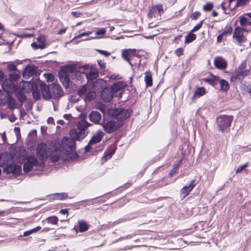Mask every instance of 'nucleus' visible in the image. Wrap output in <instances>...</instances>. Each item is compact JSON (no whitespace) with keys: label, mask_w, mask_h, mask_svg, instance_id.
Wrapping results in <instances>:
<instances>
[{"label":"nucleus","mask_w":251,"mask_h":251,"mask_svg":"<svg viewBox=\"0 0 251 251\" xmlns=\"http://www.w3.org/2000/svg\"><path fill=\"white\" fill-rule=\"evenodd\" d=\"M232 32V27L230 26L227 28H226L224 31L222 32V34H223V35H225L226 34H229V35H230L231 34Z\"/></svg>","instance_id":"47"},{"label":"nucleus","mask_w":251,"mask_h":251,"mask_svg":"<svg viewBox=\"0 0 251 251\" xmlns=\"http://www.w3.org/2000/svg\"><path fill=\"white\" fill-rule=\"evenodd\" d=\"M200 14L199 12L195 11L191 14V18L193 20H197Z\"/></svg>","instance_id":"49"},{"label":"nucleus","mask_w":251,"mask_h":251,"mask_svg":"<svg viewBox=\"0 0 251 251\" xmlns=\"http://www.w3.org/2000/svg\"><path fill=\"white\" fill-rule=\"evenodd\" d=\"M214 65L218 69H224L226 67V62L222 57H218L214 59Z\"/></svg>","instance_id":"20"},{"label":"nucleus","mask_w":251,"mask_h":251,"mask_svg":"<svg viewBox=\"0 0 251 251\" xmlns=\"http://www.w3.org/2000/svg\"><path fill=\"white\" fill-rule=\"evenodd\" d=\"M220 85V90L224 92H226L229 88L228 82L225 79H220L219 78V82Z\"/></svg>","instance_id":"29"},{"label":"nucleus","mask_w":251,"mask_h":251,"mask_svg":"<svg viewBox=\"0 0 251 251\" xmlns=\"http://www.w3.org/2000/svg\"><path fill=\"white\" fill-rule=\"evenodd\" d=\"M68 198V194L66 193H56L53 195V199L58 200H63Z\"/></svg>","instance_id":"35"},{"label":"nucleus","mask_w":251,"mask_h":251,"mask_svg":"<svg viewBox=\"0 0 251 251\" xmlns=\"http://www.w3.org/2000/svg\"><path fill=\"white\" fill-rule=\"evenodd\" d=\"M84 74L88 81L93 80L99 76V74L97 71L91 70L89 73Z\"/></svg>","instance_id":"28"},{"label":"nucleus","mask_w":251,"mask_h":251,"mask_svg":"<svg viewBox=\"0 0 251 251\" xmlns=\"http://www.w3.org/2000/svg\"><path fill=\"white\" fill-rule=\"evenodd\" d=\"M124 87V83L122 81H118L112 85L110 90L114 95L116 93L121 91Z\"/></svg>","instance_id":"23"},{"label":"nucleus","mask_w":251,"mask_h":251,"mask_svg":"<svg viewBox=\"0 0 251 251\" xmlns=\"http://www.w3.org/2000/svg\"><path fill=\"white\" fill-rule=\"evenodd\" d=\"M98 63L100 67V69H103L105 68V63L101 60H98Z\"/></svg>","instance_id":"53"},{"label":"nucleus","mask_w":251,"mask_h":251,"mask_svg":"<svg viewBox=\"0 0 251 251\" xmlns=\"http://www.w3.org/2000/svg\"><path fill=\"white\" fill-rule=\"evenodd\" d=\"M47 221L48 223H50L52 225H56L58 221V219L57 217L52 216L47 218Z\"/></svg>","instance_id":"38"},{"label":"nucleus","mask_w":251,"mask_h":251,"mask_svg":"<svg viewBox=\"0 0 251 251\" xmlns=\"http://www.w3.org/2000/svg\"><path fill=\"white\" fill-rule=\"evenodd\" d=\"M8 68L10 71H14L17 70L16 65H15L14 64L9 65L8 66Z\"/></svg>","instance_id":"56"},{"label":"nucleus","mask_w":251,"mask_h":251,"mask_svg":"<svg viewBox=\"0 0 251 251\" xmlns=\"http://www.w3.org/2000/svg\"><path fill=\"white\" fill-rule=\"evenodd\" d=\"M82 74L79 71H75L74 73H73V75L72 76V78L73 79H79L81 78Z\"/></svg>","instance_id":"41"},{"label":"nucleus","mask_w":251,"mask_h":251,"mask_svg":"<svg viewBox=\"0 0 251 251\" xmlns=\"http://www.w3.org/2000/svg\"><path fill=\"white\" fill-rule=\"evenodd\" d=\"M41 229V227L40 226H37L33 229H31L30 230H31V233H33L36 232L38 231Z\"/></svg>","instance_id":"57"},{"label":"nucleus","mask_w":251,"mask_h":251,"mask_svg":"<svg viewBox=\"0 0 251 251\" xmlns=\"http://www.w3.org/2000/svg\"><path fill=\"white\" fill-rule=\"evenodd\" d=\"M76 68L74 65H66L64 66L61 70H64L65 72L69 73H74L75 71Z\"/></svg>","instance_id":"33"},{"label":"nucleus","mask_w":251,"mask_h":251,"mask_svg":"<svg viewBox=\"0 0 251 251\" xmlns=\"http://www.w3.org/2000/svg\"><path fill=\"white\" fill-rule=\"evenodd\" d=\"M196 185L195 180H193L191 181L189 185H186L184 186L180 190V194L183 199L185 198L188 195L191 190L194 188Z\"/></svg>","instance_id":"15"},{"label":"nucleus","mask_w":251,"mask_h":251,"mask_svg":"<svg viewBox=\"0 0 251 251\" xmlns=\"http://www.w3.org/2000/svg\"><path fill=\"white\" fill-rule=\"evenodd\" d=\"M235 1V0H224L221 3V7L226 14L228 13V12H226L227 8H228L230 11H232L235 8V4L232 6V3Z\"/></svg>","instance_id":"17"},{"label":"nucleus","mask_w":251,"mask_h":251,"mask_svg":"<svg viewBox=\"0 0 251 251\" xmlns=\"http://www.w3.org/2000/svg\"><path fill=\"white\" fill-rule=\"evenodd\" d=\"M203 21H201L199 24L196 25L194 28L191 30V32H196L199 30L202 26Z\"/></svg>","instance_id":"42"},{"label":"nucleus","mask_w":251,"mask_h":251,"mask_svg":"<svg viewBox=\"0 0 251 251\" xmlns=\"http://www.w3.org/2000/svg\"><path fill=\"white\" fill-rule=\"evenodd\" d=\"M40 163L37 159L33 156H27L25 159V162L23 165L24 171L25 173L32 170L33 167L39 166Z\"/></svg>","instance_id":"6"},{"label":"nucleus","mask_w":251,"mask_h":251,"mask_svg":"<svg viewBox=\"0 0 251 251\" xmlns=\"http://www.w3.org/2000/svg\"><path fill=\"white\" fill-rule=\"evenodd\" d=\"M247 1V0H237V1L235 4V8L238 6L245 4Z\"/></svg>","instance_id":"50"},{"label":"nucleus","mask_w":251,"mask_h":251,"mask_svg":"<svg viewBox=\"0 0 251 251\" xmlns=\"http://www.w3.org/2000/svg\"><path fill=\"white\" fill-rule=\"evenodd\" d=\"M182 37V35H178V36H176L174 41H173V42L174 43H178V41L180 39V38Z\"/></svg>","instance_id":"62"},{"label":"nucleus","mask_w":251,"mask_h":251,"mask_svg":"<svg viewBox=\"0 0 251 251\" xmlns=\"http://www.w3.org/2000/svg\"><path fill=\"white\" fill-rule=\"evenodd\" d=\"M240 24L242 26L251 25V23L250 19L247 17H240Z\"/></svg>","instance_id":"32"},{"label":"nucleus","mask_w":251,"mask_h":251,"mask_svg":"<svg viewBox=\"0 0 251 251\" xmlns=\"http://www.w3.org/2000/svg\"><path fill=\"white\" fill-rule=\"evenodd\" d=\"M88 91V86L87 85H83L78 88L77 90V94L79 96L84 95Z\"/></svg>","instance_id":"34"},{"label":"nucleus","mask_w":251,"mask_h":251,"mask_svg":"<svg viewBox=\"0 0 251 251\" xmlns=\"http://www.w3.org/2000/svg\"><path fill=\"white\" fill-rule=\"evenodd\" d=\"M132 112L130 109L116 108L113 110L112 118L116 121L123 122L128 118Z\"/></svg>","instance_id":"2"},{"label":"nucleus","mask_w":251,"mask_h":251,"mask_svg":"<svg viewBox=\"0 0 251 251\" xmlns=\"http://www.w3.org/2000/svg\"><path fill=\"white\" fill-rule=\"evenodd\" d=\"M114 94L110 89L108 88L102 90L101 93V98L105 102H108L110 101L113 98Z\"/></svg>","instance_id":"16"},{"label":"nucleus","mask_w":251,"mask_h":251,"mask_svg":"<svg viewBox=\"0 0 251 251\" xmlns=\"http://www.w3.org/2000/svg\"><path fill=\"white\" fill-rule=\"evenodd\" d=\"M247 63L246 61L242 62L235 70L234 74L231 76V80H242L249 74V70H246Z\"/></svg>","instance_id":"4"},{"label":"nucleus","mask_w":251,"mask_h":251,"mask_svg":"<svg viewBox=\"0 0 251 251\" xmlns=\"http://www.w3.org/2000/svg\"><path fill=\"white\" fill-rule=\"evenodd\" d=\"M21 170V167L20 166L18 165L10 164L4 168V171L7 174H12L15 176H17L20 174Z\"/></svg>","instance_id":"14"},{"label":"nucleus","mask_w":251,"mask_h":251,"mask_svg":"<svg viewBox=\"0 0 251 251\" xmlns=\"http://www.w3.org/2000/svg\"><path fill=\"white\" fill-rule=\"evenodd\" d=\"M47 123L48 124H53L54 125V119L52 117H49L47 120Z\"/></svg>","instance_id":"61"},{"label":"nucleus","mask_w":251,"mask_h":251,"mask_svg":"<svg viewBox=\"0 0 251 251\" xmlns=\"http://www.w3.org/2000/svg\"><path fill=\"white\" fill-rule=\"evenodd\" d=\"M101 118L100 113L97 111H92L89 115L90 121L94 124H99Z\"/></svg>","instance_id":"18"},{"label":"nucleus","mask_w":251,"mask_h":251,"mask_svg":"<svg viewBox=\"0 0 251 251\" xmlns=\"http://www.w3.org/2000/svg\"><path fill=\"white\" fill-rule=\"evenodd\" d=\"M248 163H246V164H245L242 166H239L236 170V173L237 174L240 173L243 169H244L246 167L248 166Z\"/></svg>","instance_id":"48"},{"label":"nucleus","mask_w":251,"mask_h":251,"mask_svg":"<svg viewBox=\"0 0 251 251\" xmlns=\"http://www.w3.org/2000/svg\"><path fill=\"white\" fill-rule=\"evenodd\" d=\"M59 79L63 86L67 89L70 86V78L69 74L65 72L64 70H60L58 73Z\"/></svg>","instance_id":"13"},{"label":"nucleus","mask_w":251,"mask_h":251,"mask_svg":"<svg viewBox=\"0 0 251 251\" xmlns=\"http://www.w3.org/2000/svg\"><path fill=\"white\" fill-rule=\"evenodd\" d=\"M41 88L44 99L47 100L50 99V86H47L46 84H42L41 85Z\"/></svg>","instance_id":"22"},{"label":"nucleus","mask_w":251,"mask_h":251,"mask_svg":"<svg viewBox=\"0 0 251 251\" xmlns=\"http://www.w3.org/2000/svg\"><path fill=\"white\" fill-rule=\"evenodd\" d=\"M197 36L195 34L190 31L185 37V43L189 44L196 39Z\"/></svg>","instance_id":"31"},{"label":"nucleus","mask_w":251,"mask_h":251,"mask_svg":"<svg viewBox=\"0 0 251 251\" xmlns=\"http://www.w3.org/2000/svg\"><path fill=\"white\" fill-rule=\"evenodd\" d=\"M77 226L78 230L81 232L86 231L89 227V225L87 223L82 220L78 222Z\"/></svg>","instance_id":"26"},{"label":"nucleus","mask_w":251,"mask_h":251,"mask_svg":"<svg viewBox=\"0 0 251 251\" xmlns=\"http://www.w3.org/2000/svg\"><path fill=\"white\" fill-rule=\"evenodd\" d=\"M203 81L214 86L218 83L219 77L212 75L210 77L204 78Z\"/></svg>","instance_id":"27"},{"label":"nucleus","mask_w":251,"mask_h":251,"mask_svg":"<svg viewBox=\"0 0 251 251\" xmlns=\"http://www.w3.org/2000/svg\"><path fill=\"white\" fill-rule=\"evenodd\" d=\"M37 153L38 158L41 161L39 167H43L44 166V160L47 158L46 145L43 143L39 144L37 146Z\"/></svg>","instance_id":"7"},{"label":"nucleus","mask_w":251,"mask_h":251,"mask_svg":"<svg viewBox=\"0 0 251 251\" xmlns=\"http://www.w3.org/2000/svg\"><path fill=\"white\" fill-rule=\"evenodd\" d=\"M92 33L91 31L85 32L78 34L77 36H75L74 38H79L82 36H87Z\"/></svg>","instance_id":"54"},{"label":"nucleus","mask_w":251,"mask_h":251,"mask_svg":"<svg viewBox=\"0 0 251 251\" xmlns=\"http://www.w3.org/2000/svg\"><path fill=\"white\" fill-rule=\"evenodd\" d=\"M213 4L212 3L207 2L203 6V10L205 11H209L213 8Z\"/></svg>","instance_id":"40"},{"label":"nucleus","mask_w":251,"mask_h":251,"mask_svg":"<svg viewBox=\"0 0 251 251\" xmlns=\"http://www.w3.org/2000/svg\"><path fill=\"white\" fill-rule=\"evenodd\" d=\"M50 160L52 162H57L60 160V155L58 154H53L50 157Z\"/></svg>","instance_id":"43"},{"label":"nucleus","mask_w":251,"mask_h":251,"mask_svg":"<svg viewBox=\"0 0 251 251\" xmlns=\"http://www.w3.org/2000/svg\"><path fill=\"white\" fill-rule=\"evenodd\" d=\"M16 96L18 101L22 103H23L26 100L25 95L21 92H18L16 93Z\"/></svg>","instance_id":"36"},{"label":"nucleus","mask_w":251,"mask_h":251,"mask_svg":"<svg viewBox=\"0 0 251 251\" xmlns=\"http://www.w3.org/2000/svg\"><path fill=\"white\" fill-rule=\"evenodd\" d=\"M50 99H58L63 95V91L61 86L57 84L52 83L50 86Z\"/></svg>","instance_id":"8"},{"label":"nucleus","mask_w":251,"mask_h":251,"mask_svg":"<svg viewBox=\"0 0 251 251\" xmlns=\"http://www.w3.org/2000/svg\"><path fill=\"white\" fill-rule=\"evenodd\" d=\"M11 158L10 154L4 152L0 153V166H3L9 162Z\"/></svg>","instance_id":"21"},{"label":"nucleus","mask_w":251,"mask_h":251,"mask_svg":"<svg viewBox=\"0 0 251 251\" xmlns=\"http://www.w3.org/2000/svg\"><path fill=\"white\" fill-rule=\"evenodd\" d=\"M4 79V75L2 71H0V83L2 82Z\"/></svg>","instance_id":"63"},{"label":"nucleus","mask_w":251,"mask_h":251,"mask_svg":"<svg viewBox=\"0 0 251 251\" xmlns=\"http://www.w3.org/2000/svg\"><path fill=\"white\" fill-rule=\"evenodd\" d=\"M33 97L36 100H38L40 98V93L38 90H34L32 92Z\"/></svg>","instance_id":"45"},{"label":"nucleus","mask_w":251,"mask_h":251,"mask_svg":"<svg viewBox=\"0 0 251 251\" xmlns=\"http://www.w3.org/2000/svg\"><path fill=\"white\" fill-rule=\"evenodd\" d=\"M61 144L62 148L67 152L73 151L75 149V141L71 138H63Z\"/></svg>","instance_id":"9"},{"label":"nucleus","mask_w":251,"mask_h":251,"mask_svg":"<svg viewBox=\"0 0 251 251\" xmlns=\"http://www.w3.org/2000/svg\"><path fill=\"white\" fill-rule=\"evenodd\" d=\"M2 87L4 90H7V80H5L4 82L2 83Z\"/></svg>","instance_id":"59"},{"label":"nucleus","mask_w":251,"mask_h":251,"mask_svg":"<svg viewBox=\"0 0 251 251\" xmlns=\"http://www.w3.org/2000/svg\"><path fill=\"white\" fill-rule=\"evenodd\" d=\"M92 126V124L85 120H82L78 122L76 127L70 131L71 138L75 140L81 141L87 136L88 131V127Z\"/></svg>","instance_id":"1"},{"label":"nucleus","mask_w":251,"mask_h":251,"mask_svg":"<svg viewBox=\"0 0 251 251\" xmlns=\"http://www.w3.org/2000/svg\"><path fill=\"white\" fill-rule=\"evenodd\" d=\"M136 53V50L135 49L123 50L122 52V57L124 59L127 61L131 66H133L130 60L135 56Z\"/></svg>","instance_id":"10"},{"label":"nucleus","mask_w":251,"mask_h":251,"mask_svg":"<svg viewBox=\"0 0 251 251\" xmlns=\"http://www.w3.org/2000/svg\"><path fill=\"white\" fill-rule=\"evenodd\" d=\"M96 83L99 84L101 88H103L106 85V81L103 79H98L96 80Z\"/></svg>","instance_id":"44"},{"label":"nucleus","mask_w":251,"mask_h":251,"mask_svg":"<svg viewBox=\"0 0 251 251\" xmlns=\"http://www.w3.org/2000/svg\"><path fill=\"white\" fill-rule=\"evenodd\" d=\"M155 8L158 12V13L159 15H161L162 13H163L164 11L163 9V5L161 4H157L155 6Z\"/></svg>","instance_id":"46"},{"label":"nucleus","mask_w":251,"mask_h":251,"mask_svg":"<svg viewBox=\"0 0 251 251\" xmlns=\"http://www.w3.org/2000/svg\"><path fill=\"white\" fill-rule=\"evenodd\" d=\"M104 134V133L101 130H99L89 141V145H93L100 142Z\"/></svg>","instance_id":"19"},{"label":"nucleus","mask_w":251,"mask_h":251,"mask_svg":"<svg viewBox=\"0 0 251 251\" xmlns=\"http://www.w3.org/2000/svg\"><path fill=\"white\" fill-rule=\"evenodd\" d=\"M245 29L237 27L235 29L233 33V38L236 39L238 44L240 45L245 41L246 37L243 35V31Z\"/></svg>","instance_id":"12"},{"label":"nucleus","mask_w":251,"mask_h":251,"mask_svg":"<svg viewBox=\"0 0 251 251\" xmlns=\"http://www.w3.org/2000/svg\"><path fill=\"white\" fill-rule=\"evenodd\" d=\"M145 82L146 83V87H151L152 85V79L151 72L149 71H146L145 73Z\"/></svg>","instance_id":"25"},{"label":"nucleus","mask_w":251,"mask_h":251,"mask_svg":"<svg viewBox=\"0 0 251 251\" xmlns=\"http://www.w3.org/2000/svg\"><path fill=\"white\" fill-rule=\"evenodd\" d=\"M8 107L13 110L16 108V102L15 100L11 96H9L7 100Z\"/></svg>","instance_id":"30"},{"label":"nucleus","mask_w":251,"mask_h":251,"mask_svg":"<svg viewBox=\"0 0 251 251\" xmlns=\"http://www.w3.org/2000/svg\"><path fill=\"white\" fill-rule=\"evenodd\" d=\"M60 213L62 214H68V209H63L60 210Z\"/></svg>","instance_id":"64"},{"label":"nucleus","mask_w":251,"mask_h":251,"mask_svg":"<svg viewBox=\"0 0 251 251\" xmlns=\"http://www.w3.org/2000/svg\"><path fill=\"white\" fill-rule=\"evenodd\" d=\"M97 51L98 52H99L101 54H102L104 56H106V57H107L110 55V53L106 50H97Z\"/></svg>","instance_id":"52"},{"label":"nucleus","mask_w":251,"mask_h":251,"mask_svg":"<svg viewBox=\"0 0 251 251\" xmlns=\"http://www.w3.org/2000/svg\"><path fill=\"white\" fill-rule=\"evenodd\" d=\"M183 50L181 48H179L175 50V52L178 56H180L183 54Z\"/></svg>","instance_id":"55"},{"label":"nucleus","mask_w":251,"mask_h":251,"mask_svg":"<svg viewBox=\"0 0 251 251\" xmlns=\"http://www.w3.org/2000/svg\"><path fill=\"white\" fill-rule=\"evenodd\" d=\"M233 120V116L231 115H220L217 118V123L219 129L223 131L230 127Z\"/></svg>","instance_id":"5"},{"label":"nucleus","mask_w":251,"mask_h":251,"mask_svg":"<svg viewBox=\"0 0 251 251\" xmlns=\"http://www.w3.org/2000/svg\"><path fill=\"white\" fill-rule=\"evenodd\" d=\"M41 229V227L40 226H37L33 229H31L30 230H31V233H33L36 232L38 231Z\"/></svg>","instance_id":"58"},{"label":"nucleus","mask_w":251,"mask_h":251,"mask_svg":"<svg viewBox=\"0 0 251 251\" xmlns=\"http://www.w3.org/2000/svg\"><path fill=\"white\" fill-rule=\"evenodd\" d=\"M101 125L106 133H111L118 130L123 124L121 122L116 121L112 118V119L107 122H103Z\"/></svg>","instance_id":"3"},{"label":"nucleus","mask_w":251,"mask_h":251,"mask_svg":"<svg viewBox=\"0 0 251 251\" xmlns=\"http://www.w3.org/2000/svg\"><path fill=\"white\" fill-rule=\"evenodd\" d=\"M38 71V67L36 66L28 65L24 69L23 75L25 79H27L29 77L36 75Z\"/></svg>","instance_id":"11"},{"label":"nucleus","mask_w":251,"mask_h":251,"mask_svg":"<svg viewBox=\"0 0 251 251\" xmlns=\"http://www.w3.org/2000/svg\"><path fill=\"white\" fill-rule=\"evenodd\" d=\"M181 163V160H180L178 162V163L174 166V167L171 169V170L170 172V176L173 175L178 170L179 168V166Z\"/></svg>","instance_id":"39"},{"label":"nucleus","mask_w":251,"mask_h":251,"mask_svg":"<svg viewBox=\"0 0 251 251\" xmlns=\"http://www.w3.org/2000/svg\"><path fill=\"white\" fill-rule=\"evenodd\" d=\"M106 30L103 28H100L97 31H96V35H104L105 34Z\"/></svg>","instance_id":"51"},{"label":"nucleus","mask_w":251,"mask_h":251,"mask_svg":"<svg viewBox=\"0 0 251 251\" xmlns=\"http://www.w3.org/2000/svg\"><path fill=\"white\" fill-rule=\"evenodd\" d=\"M72 15L75 17V18H77V17H79L80 16V15H81V13H79V12H76V11H73V12H72L71 13Z\"/></svg>","instance_id":"60"},{"label":"nucleus","mask_w":251,"mask_h":251,"mask_svg":"<svg viewBox=\"0 0 251 251\" xmlns=\"http://www.w3.org/2000/svg\"><path fill=\"white\" fill-rule=\"evenodd\" d=\"M96 93L93 91H89L85 95V99L90 101L95 98Z\"/></svg>","instance_id":"37"},{"label":"nucleus","mask_w":251,"mask_h":251,"mask_svg":"<svg viewBox=\"0 0 251 251\" xmlns=\"http://www.w3.org/2000/svg\"><path fill=\"white\" fill-rule=\"evenodd\" d=\"M205 89L204 87H200L196 88L194 92L192 100L203 96L205 95Z\"/></svg>","instance_id":"24"}]
</instances>
